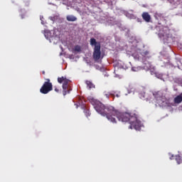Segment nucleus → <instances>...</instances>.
I'll use <instances>...</instances> for the list:
<instances>
[{
    "label": "nucleus",
    "mask_w": 182,
    "mask_h": 182,
    "mask_svg": "<svg viewBox=\"0 0 182 182\" xmlns=\"http://www.w3.org/2000/svg\"><path fill=\"white\" fill-rule=\"evenodd\" d=\"M89 102L94 106V109L100 113L101 116L107 117L109 122L116 124L117 120L119 122L129 123V129H134L135 130H140L141 127V122L137 119L136 114L132 115L127 112L122 113L114 109L112 105H105L100 101H97L95 98L90 97Z\"/></svg>",
    "instance_id": "f257e3e1"
},
{
    "label": "nucleus",
    "mask_w": 182,
    "mask_h": 182,
    "mask_svg": "<svg viewBox=\"0 0 182 182\" xmlns=\"http://www.w3.org/2000/svg\"><path fill=\"white\" fill-rule=\"evenodd\" d=\"M90 43L91 46H94L92 58L95 62H97V60H100L102 56V51H100V42L96 41L95 38H91Z\"/></svg>",
    "instance_id": "f03ea898"
},
{
    "label": "nucleus",
    "mask_w": 182,
    "mask_h": 182,
    "mask_svg": "<svg viewBox=\"0 0 182 182\" xmlns=\"http://www.w3.org/2000/svg\"><path fill=\"white\" fill-rule=\"evenodd\" d=\"M58 83H63V96H66V95H69L70 92H72V86H70V80L66 78V77H58Z\"/></svg>",
    "instance_id": "7ed1b4c3"
},
{
    "label": "nucleus",
    "mask_w": 182,
    "mask_h": 182,
    "mask_svg": "<svg viewBox=\"0 0 182 182\" xmlns=\"http://www.w3.org/2000/svg\"><path fill=\"white\" fill-rule=\"evenodd\" d=\"M159 36L160 39H162L164 42L167 43L168 42V39H170V30L168 27H162L159 30Z\"/></svg>",
    "instance_id": "20e7f679"
},
{
    "label": "nucleus",
    "mask_w": 182,
    "mask_h": 182,
    "mask_svg": "<svg viewBox=\"0 0 182 182\" xmlns=\"http://www.w3.org/2000/svg\"><path fill=\"white\" fill-rule=\"evenodd\" d=\"M46 82L43 83L40 89V92L43 95H48L49 92H52V90H53V85H52V82H50V80L46 79Z\"/></svg>",
    "instance_id": "39448f33"
},
{
    "label": "nucleus",
    "mask_w": 182,
    "mask_h": 182,
    "mask_svg": "<svg viewBox=\"0 0 182 182\" xmlns=\"http://www.w3.org/2000/svg\"><path fill=\"white\" fill-rule=\"evenodd\" d=\"M149 53L147 50L143 51L141 53V55L143 56V58H142L143 63H144V65H148L147 68H150L151 67L150 61L146 60V59H150V56H149Z\"/></svg>",
    "instance_id": "423d86ee"
},
{
    "label": "nucleus",
    "mask_w": 182,
    "mask_h": 182,
    "mask_svg": "<svg viewBox=\"0 0 182 182\" xmlns=\"http://www.w3.org/2000/svg\"><path fill=\"white\" fill-rule=\"evenodd\" d=\"M141 17L145 22H150L151 21V16L148 12H144L141 14Z\"/></svg>",
    "instance_id": "0eeeda50"
},
{
    "label": "nucleus",
    "mask_w": 182,
    "mask_h": 182,
    "mask_svg": "<svg viewBox=\"0 0 182 182\" xmlns=\"http://www.w3.org/2000/svg\"><path fill=\"white\" fill-rule=\"evenodd\" d=\"M182 102V92L177 95L174 99H173V103L176 105H180Z\"/></svg>",
    "instance_id": "6e6552de"
},
{
    "label": "nucleus",
    "mask_w": 182,
    "mask_h": 182,
    "mask_svg": "<svg viewBox=\"0 0 182 182\" xmlns=\"http://www.w3.org/2000/svg\"><path fill=\"white\" fill-rule=\"evenodd\" d=\"M66 19L68 21V22H75V21H77V18L73 15L67 16Z\"/></svg>",
    "instance_id": "1a4fd4ad"
},
{
    "label": "nucleus",
    "mask_w": 182,
    "mask_h": 182,
    "mask_svg": "<svg viewBox=\"0 0 182 182\" xmlns=\"http://www.w3.org/2000/svg\"><path fill=\"white\" fill-rule=\"evenodd\" d=\"M114 95H116V92L111 91L107 93H105V96L107 97V99H109V97H110V96H112L113 97V99H114Z\"/></svg>",
    "instance_id": "9d476101"
},
{
    "label": "nucleus",
    "mask_w": 182,
    "mask_h": 182,
    "mask_svg": "<svg viewBox=\"0 0 182 182\" xmlns=\"http://www.w3.org/2000/svg\"><path fill=\"white\" fill-rule=\"evenodd\" d=\"M85 83H86L87 87H89V89H94L95 88V85L93 83H92V81L86 80Z\"/></svg>",
    "instance_id": "9b49d317"
},
{
    "label": "nucleus",
    "mask_w": 182,
    "mask_h": 182,
    "mask_svg": "<svg viewBox=\"0 0 182 182\" xmlns=\"http://www.w3.org/2000/svg\"><path fill=\"white\" fill-rule=\"evenodd\" d=\"M84 113H85L86 117H89V116H90V114H91L90 111L86 107H85Z\"/></svg>",
    "instance_id": "f8f14e48"
},
{
    "label": "nucleus",
    "mask_w": 182,
    "mask_h": 182,
    "mask_svg": "<svg viewBox=\"0 0 182 182\" xmlns=\"http://www.w3.org/2000/svg\"><path fill=\"white\" fill-rule=\"evenodd\" d=\"M176 161H177L178 164H182V159L180 155L176 156Z\"/></svg>",
    "instance_id": "ddd939ff"
},
{
    "label": "nucleus",
    "mask_w": 182,
    "mask_h": 182,
    "mask_svg": "<svg viewBox=\"0 0 182 182\" xmlns=\"http://www.w3.org/2000/svg\"><path fill=\"white\" fill-rule=\"evenodd\" d=\"M74 50H75V52H80L81 48L79 46H75L74 48Z\"/></svg>",
    "instance_id": "4468645a"
},
{
    "label": "nucleus",
    "mask_w": 182,
    "mask_h": 182,
    "mask_svg": "<svg viewBox=\"0 0 182 182\" xmlns=\"http://www.w3.org/2000/svg\"><path fill=\"white\" fill-rule=\"evenodd\" d=\"M132 70H133V72H137V70H139V68L136 67H132Z\"/></svg>",
    "instance_id": "2eb2a0df"
},
{
    "label": "nucleus",
    "mask_w": 182,
    "mask_h": 182,
    "mask_svg": "<svg viewBox=\"0 0 182 182\" xmlns=\"http://www.w3.org/2000/svg\"><path fill=\"white\" fill-rule=\"evenodd\" d=\"M54 90H55V92H56L57 93H59V92H60L59 88H58L57 87H54Z\"/></svg>",
    "instance_id": "dca6fc26"
},
{
    "label": "nucleus",
    "mask_w": 182,
    "mask_h": 182,
    "mask_svg": "<svg viewBox=\"0 0 182 182\" xmlns=\"http://www.w3.org/2000/svg\"><path fill=\"white\" fill-rule=\"evenodd\" d=\"M116 97H120V95L116 94Z\"/></svg>",
    "instance_id": "f3484780"
},
{
    "label": "nucleus",
    "mask_w": 182,
    "mask_h": 182,
    "mask_svg": "<svg viewBox=\"0 0 182 182\" xmlns=\"http://www.w3.org/2000/svg\"><path fill=\"white\" fill-rule=\"evenodd\" d=\"M42 73H43V75H45V71H43Z\"/></svg>",
    "instance_id": "a211bd4d"
},
{
    "label": "nucleus",
    "mask_w": 182,
    "mask_h": 182,
    "mask_svg": "<svg viewBox=\"0 0 182 182\" xmlns=\"http://www.w3.org/2000/svg\"><path fill=\"white\" fill-rule=\"evenodd\" d=\"M171 157H174V156H173V155H172V156H171Z\"/></svg>",
    "instance_id": "6ab92c4d"
},
{
    "label": "nucleus",
    "mask_w": 182,
    "mask_h": 182,
    "mask_svg": "<svg viewBox=\"0 0 182 182\" xmlns=\"http://www.w3.org/2000/svg\"><path fill=\"white\" fill-rule=\"evenodd\" d=\"M171 160H173V158H171Z\"/></svg>",
    "instance_id": "aec40b11"
}]
</instances>
